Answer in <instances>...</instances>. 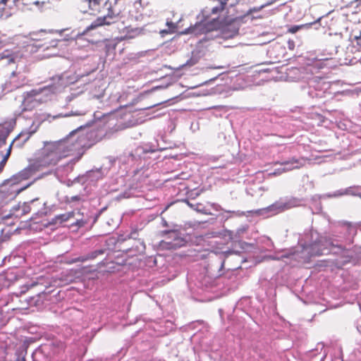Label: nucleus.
I'll return each mask as SVG.
<instances>
[{
  "label": "nucleus",
  "mask_w": 361,
  "mask_h": 361,
  "mask_svg": "<svg viewBox=\"0 0 361 361\" xmlns=\"http://www.w3.org/2000/svg\"><path fill=\"white\" fill-rule=\"evenodd\" d=\"M77 130H73L71 134H73Z\"/></svg>",
  "instance_id": "nucleus-22"
},
{
  "label": "nucleus",
  "mask_w": 361,
  "mask_h": 361,
  "mask_svg": "<svg viewBox=\"0 0 361 361\" xmlns=\"http://www.w3.org/2000/svg\"><path fill=\"white\" fill-rule=\"evenodd\" d=\"M184 243V239L178 236V233L176 231L168 232L166 238L161 241V245L166 249H176Z\"/></svg>",
  "instance_id": "nucleus-7"
},
{
  "label": "nucleus",
  "mask_w": 361,
  "mask_h": 361,
  "mask_svg": "<svg viewBox=\"0 0 361 361\" xmlns=\"http://www.w3.org/2000/svg\"><path fill=\"white\" fill-rule=\"evenodd\" d=\"M44 100L43 90H32L27 93L24 100V105L26 108L32 109L42 104Z\"/></svg>",
  "instance_id": "nucleus-6"
},
{
  "label": "nucleus",
  "mask_w": 361,
  "mask_h": 361,
  "mask_svg": "<svg viewBox=\"0 0 361 361\" xmlns=\"http://www.w3.org/2000/svg\"><path fill=\"white\" fill-rule=\"evenodd\" d=\"M301 160L304 161L305 159L303 158H302L301 159H295V158H292L289 161H283V162L281 163V165H289V164L293 165V164H297L296 166H294L293 167L288 168L287 170H291V169H299L301 166H304V164L301 163Z\"/></svg>",
  "instance_id": "nucleus-12"
},
{
  "label": "nucleus",
  "mask_w": 361,
  "mask_h": 361,
  "mask_svg": "<svg viewBox=\"0 0 361 361\" xmlns=\"http://www.w3.org/2000/svg\"><path fill=\"white\" fill-rule=\"evenodd\" d=\"M44 166V155L33 159L27 168L24 169L18 174L12 177V178L8 181V184H9L12 191L16 195H18L28 188L31 183H23V182L33 176L37 172L42 171Z\"/></svg>",
  "instance_id": "nucleus-3"
},
{
  "label": "nucleus",
  "mask_w": 361,
  "mask_h": 361,
  "mask_svg": "<svg viewBox=\"0 0 361 361\" xmlns=\"http://www.w3.org/2000/svg\"><path fill=\"white\" fill-rule=\"evenodd\" d=\"M14 142V140L11 143V145H9L8 149H7V152L5 154H3L1 153V155L3 156V159L0 162V173L3 171L5 166H6V164L11 155V149H12V146H13V144Z\"/></svg>",
  "instance_id": "nucleus-13"
},
{
  "label": "nucleus",
  "mask_w": 361,
  "mask_h": 361,
  "mask_svg": "<svg viewBox=\"0 0 361 361\" xmlns=\"http://www.w3.org/2000/svg\"><path fill=\"white\" fill-rule=\"evenodd\" d=\"M104 253V250H103V249L97 250L92 252L91 253H90L85 256H82V257L75 258V259H73L72 262H86L90 259H94L97 256L103 255Z\"/></svg>",
  "instance_id": "nucleus-11"
},
{
  "label": "nucleus",
  "mask_w": 361,
  "mask_h": 361,
  "mask_svg": "<svg viewBox=\"0 0 361 361\" xmlns=\"http://www.w3.org/2000/svg\"><path fill=\"white\" fill-rule=\"evenodd\" d=\"M16 361H25V357L23 356V357H18Z\"/></svg>",
  "instance_id": "nucleus-19"
},
{
  "label": "nucleus",
  "mask_w": 361,
  "mask_h": 361,
  "mask_svg": "<svg viewBox=\"0 0 361 361\" xmlns=\"http://www.w3.org/2000/svg\"><path fill=\"white\" fill-rule=\"evenodd\" d=\"M228 1L229 0H209V4L202 11V15L204 19L195 25L193 32L205 33L215 30L218 23L216 18H213L209 22H207V20L211 14L218 16L225 9H227V15L232 20L243 18L252 13L253 11H258L259 10L253 8L245 11L239 8H235L240 6L239 1H237L235 4H228ZM240 6H243V4H241Z\"/></svg>",
  "instance_id": "nucleus-1"
},
{
  "label": "nucleus",
  "mask_w": 361,
  "mask_h": 361,
  "mask_svg": "<svg viewBox=\"0 0 361 361\" xmlns=\"http://www.w3.org/2000/svg\"><path fill=\"white\" fill-rule=\"evenodd\" d=\"M188 205L191 207L192 209H195V210H197L198 212H202V209L200 208V207L202 206V204L200 203H197L196 204H193L192 203H190L189 201H186Z\"/></svg>",
  "instance_id": "nucleus-15"
},
{
  "label": "nucleus",
  "mask_w": 361,
  "mask_h": 361,
  "mask_svg": "<svg viewBox=\"0 0 361 361\" xmlns=\"http://www.w3.org/2000/svg\"><path fill=\"white\" fill-rule=\"evenodd\" d=\"M123 32L125 33V37L132 39L142 32V23H130L123 25Z\"/></svg>",
  "instance_id": "nucleus-8"
},
{
  "label": "nucleus",
  "mask_w": 361,
  "mask_h": 361,
  "mask_svg": "<svg viewBox=\"0 0 361 361\" xmlns=\"http://www.w3.org/2000/svg\"><path fill=\"white\" fill-rule=\"evenodd\" d=\"M125 0H107L105 1V7L107 13L104 17L97 18L87 27V30H92L104 25H111L121 21L123 25L130 23H142L143 15L140 13L136 5L128 10L127 13H123L122 8Z\"/></svg>",
  "instance_id": "nucleus-2"
},
{
  "label": "nucleus",
  "mask_w": 361,
  "mask_h": 361,
  "mask_svg": "<svg viewBox=\"0 0 361 361\" xmlns=\"http://www.w3.org/2000/svg\"><path fill=\"white\" fill-rule=\"evenodd\" d=\"M9 132L4 126H0V147L5 145Z\"/></svg>",
  "instance_id": "nucleus-14"
},
{
  "label": "nucleus",
  "mask_w": 361,
  "mask_h": 361,
  "mask_svg": "<svg viewBox=\"0 0 361 361\" xmlns=\"http://www.w3.org/2000/svg\"><path fill=\"white\" fill-rule=\"evenodd\" d=\"M66 147V142H60L54 144L47 142V164H56L62 158L69 155L64 149Z\"/></svg>",
  "instance_id": "nucleus-5"
},
{
  "label": "nucleus",
  "mask_w": 361,
  "mask_h": 361,
  "mask_svg": "<svg viewBox=\"0 0 361 361\" xmlns=\"http://www.w3.org/2000/svg\"><path fill=\"white\" fill-rule=\"evenodd\" d=\"M58 41H60L59 39H57V40H52L51 39V41L49 42V44H50V47H56L57 45V42Z\"/></svg>",
  "instance_id": "nucleus-18"
},
{
  "label": "nucleus",
  "mask_w": 361,
  "mask_h": 361,
  "mask_svg": "<svg viewBox=\"0 0 361 361\" xmlns=\"http://www.w3.org/2000/svg\"><path fill=\"white\" fill-rule=\"evenodd\" d=\"M302 27H304L303 25L291 26L290 28H288V32L294 34L296 32H298L300 29H301Z\"/></svg>",
  "instance_id": "nucleus-16"
},
{
  "label": "nucleus",
  "mask_w": 361,
  "mask_h": 361,
  "mask_svg": "<svg viewBox=\"0 0 361 361\" xmlns=\"http://www.w3.org/2000/svg\"><path fill=\"white\" fill-rule=\"evenodd\" d=\"M30 211L31 208L30 205H28L26 203H23V204H18L17 207H14L12 209V213L11 214V216L14 217L16 219H19L22 216L28 214Z\"/></svg>",
  "instance_id": "nucleus-10"
},
{
  "label": "nucleus",
  "mask_w": 361,
  "mask_h": 361,
  "mask_svg": "<svg viewBox=\"0 0 361 361\" xmlns=\"http://www.w3.org/2000/svg\"><path fill=\"white\" fill-rule=\"evenodd\" d=\"M291 255L290 254H286V255H283V256H281V258H288L290 257Z\"/></svg>",
  "instance_id": "nucleus-20"
},
{
  "label": "nucleus",
  "mask_w": 361,
  "mask_h": 361,
  "mask_svg": "<svg viewBox=\"0 0 361 361\" xmlns=\"http://www.w3.org/2000/svg\"><path fill=\"white\" fill-rule=\"evenodd\" d=\"M18 0H12L13 2H16Z\"/></svg>",
  "instance_id": "nucleus-23"
},
{
  "label": "nucleus",
  "mask_w": 361,
  "mask_h": 361,
  "mask_svg": "<svg viewBox=\"0 0 361 361\" xmlns=\"http://www.w3.org/2000/svg\"><path fill=\"white\" fill-rule=\"evenodd\" d=\"M75 219V221L71 224L72 226H76L78 228L84 226L87 221L82 218V214L78 210L77 212L74 211L69 212L65 214L56 216L50 221L47 224V227L49 226H61L63 223Z\"/></svg>",
  "instance_id": "nucleus-4"
},
{
  "label": "nucleus",
  "mask_w": 361,
  "mask_h": 361,
  "mask_svg": "<svg viewBox=\"0 0 361 361\" xmlns=\"http://www.w3.org/2000/svg\"><path fill=\"white\" fill-rule=\"evenodd\" d=\"M35 35L33 34L32 36V39H34V40H37V37H35Z\"/></svg>",
  "instance_id": "nucleus-21"
},
{
  "label": "nucleus",
  "mask_w": 361,
  "mask_h": 361,
  "mask_svg": "<svg viewBox=\"0 0 361 361\" xmlns=\"http://www.w3.org/2000/svg\"><path fill=\"white\" fill-rule=\"evenodd\" d=\"M49 38V37H48V36H47V37H46L47 40Z\"/></svg>",
  "instance_id": "nucleus-24"
},
{
  "label": "nucleus",
  "mask_w": 361,
  "mask_h": 361,
  "mask_svg": "<svg viewBox=\"0 0 361 361\" xmlns=\"http://www.w3.org/2000/svg\"><path fill=\"white\" fill-rule=\"evenodd\" d=\"M45 213L37 212L30 219V228L34 231H42L45 228L44 223Z\"/></svg>",
  "instance_id": "nucleus-9"
},
{
  "label": "nucleus",
  "mask_w": 361,
  "mask_h": 361,
  "mask_svg": "<svg viewBox=\"0 0 361 361\" xmlns=\"http://www.w3.org/2000/svg\"><path fill=\"white\" fill-rule=\"evenodd\" d=\"M27 300L25 298V299L24 300V302H25V304L22 305L21 306H18V307H14V308H13V310H15V309H21V310H25V309H27L28 305H27Z\"/></svg>",
  "instance_id": "nucleus-17"
}]
</instances>
